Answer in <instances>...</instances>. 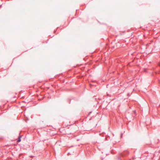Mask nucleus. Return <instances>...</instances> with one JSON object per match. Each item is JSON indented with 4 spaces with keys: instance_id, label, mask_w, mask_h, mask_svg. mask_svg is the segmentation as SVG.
Wrapping results in <instances>:
<instances>
[{
    "instance_id": "obj_1",
    "label": "nucleus",
    "mask_w": 160,
    "mask_h": 160,
    "mask_svg": "<svg viewBox=\"0 0 160 160\" xmlns=\"http://www.w3.org/2000/svg\"><path fill=\"white\" fill-rule=\"evenodd\" d=\"M20 137L19 138V139L17 141V142H20L21 141V139H20Z\"/></svg>"
},
{
    "instance_id": "obj_2",
    "label": "nucleus",
    "mask_w": 160,
    "mask_h": 160,
    "mask_svg": "<svg viewBox=\"0 0 160 160\" xmlns=\"http://www.w3.org/2000/svg\"><path fill=\"white\" fill-rule=\"evenodd\" d=\"M159 66H160V64H159Z\"/></svg>"
}]
</instances>
